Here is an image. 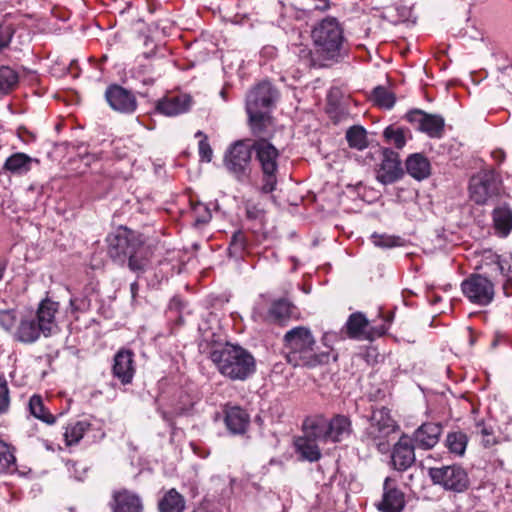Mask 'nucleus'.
Here are the masks:
<instances>
[{
    "mask_svg": "<svg viewBox=\"0 0 512 512\" xmlns=\"http://www.w3.org/2000/svg\"><path fill=\"white\" fill-rule=\"evenodd\" d=\"M58 310V302L45 298L40 301L36 310L18 312V323L13 330V339L24 344H32L41 336L49 337L55 334L58 330Z\"/></svg>",
    "mask_w": 512,
    "mask_h": 512,
    "instance_id": "1",
    "label": "nucleus"
},
{
    "mask_svg": "<svg viewBox=\"0 0 512 512\" xmlns=\"http://www.w3.org/2000/svg\"><path fill=\"white\" fill-rule=\"evenodd\" d=\"M287 361L297 367L313 368L331 361L329 351H318L316 341L309 328L298 326L287 331L283 337Z\"/></svg>",
    "mask_w": 512,
    "mask_h": 512,
    "instance_id": "2",
    "label": "nucleus"
},
{
    "mask_svg": "<svg viewBox=\"0 0 512 512\" xmlns=\"http://www.w3.org/2000/svg\"><path fill=\"white\" fill-rule=\"evenodd\" d=\"M108 253L118 263L128 261V267L135 273H143L148 266L147 249L139 234L127 228H119L107 237Z\"/></svg>",
    "mask_w": 512,
    "mask_h": 512,
    "instance_id": "3",
    "label": "nucleus"
},
{
    "mask_svg": "<svg viewBox=\"0 0 512 512\" xmlns=\"http://www.w3.org/2000/svg\"><path fill=\"white\" fill-rule=\"evenodd\" d=\"M218 371L231 380H245L255 370L254 357L239 345L225 344L210 352Z\"/></svg>",
    "mask_w": 512,
    "mask_h": 512,
    "instance_id": "4",
    "label": "nucleus"
},
{
    "mask_svg": "<svg viewBox=\"0 0 512 512\" xmlns=\"http://www.w3.org/2000/svg\"><path fill=\"white\" fill-rule=\"evenodd\" d=\"M315 53L324 60H335L341 56L344 45V32L339 21L326 17L316 23L311 30Z\"/></svg>",
    "mask_w": 512,
    "mask_h": 512,
    "instance_id": "5",
    "label": "nucleus"
},
{
    "mask_svg": "<svg viewBox=\"0 0 512 512\" xmlns=\"http://www.w3.org/2000/svg\"><path fill=\"white\" fill-rule=\"evenodd\" d=\"M277 97V91L271 83H259L247 95L246 111L253 134L262 135L271 125L269 108Z\"/></svg>",
    "mask_w": 512,
    "mask_h": 512,
    "instance_id": "6",
    "label": "nucleus"
},
{
    "mask_svg": "<svg viewBox=\"0 0 512 512\" xmlns=\"http://www.w3.org/2000/svg\"><path fill=\"white\" fill-rule=\"evenodd\" d=\"M303 427L314 439L323 442H341L352 433L350 418L342 414H336L329 420L322 416L307 418Z\"/></svg>",
    "mask_w": 512,
    "mask_h": 512,
    "instance_id": "7",
    "label": "nucleus"
},
{
    "mask_svg": "<svg viewBox=\"0 0 512 512\" xmlns=\"http://www.w3.org/2000/svg\"><path fill=\"white\" fill-rule=\"evenodd\" d=\"M265 135H267V130L264 134L258 135L259 139L252 142V152L255 153V158L259 162L263 173L261 190L264 193H271L275 190L277 184L279 151L264 138Z\"/></svg>",
    "mask_w": 512,
    "mask_h": 512,
    "instance_id": "8",
    "label": "nucleus"
},
{
    "mask_svg": "<svg viewBox=\"0 0 512 512\" xmlns=\"http://www.w3.org/2000/svg\"><path fill=\"white\" fill-rule=\"evenodd\" d=\"M470 201L479 206L496 204L501 198V183L492 170H482L469 180Z\"/></svg>",
    "mask_w": 512,
    "mask_h": 512,
    "instance_id": "9",
    "label": "nucleus"
},
{
    "mask_svg": "<svg viewBox=\"0 0 512 512\" xmlns=\"http://www.w3.org/2000/svg\"><path fill=\"white\" fill-rule=\"evenodd\" d=\"M396 428L389 409L381 407L373 410L363 437L369 444L376 446L380 452H385L388 449V437L395 432Z\"/></svg>",
    "mask_w": 512,
    "mask_h": 512,
    "instance_id": "10",
    "label": "nucleus"
},
{
    "mask_svg": "<svg viewBox=\"0 0 512 512\" xmlns=\"http://www.w3.org/2000/svg\"><path fill=\"white\" fill-rule=\"evenodd\" d=\"M428 475L434 485L454 493H463L470 485L467 471L457 464L431 467Z\"/></svg>",
    "mask_w": 512,
    "mask_h": 512,
    "instance_id": "11",
    "label": "nucleus"
},
{
    "mask_svg": "<svg viewBox=\"0 0 512 512\" xmlns=\"http://www.w3.org/2000/svg\"><path fill=\"white\" fill-rule=\"evenodd\" d=\"M252 148L250 140H238L225 153L224 165L239 181H245L250 176Z\"/></svg>",
    "mask_w": 512,
    "mask_h": 512,
    "instance_id": "12",
    "label": "nucleus"
},
{
    "mask_svg": "<svg viewBox=\"0 0 512 512\" xmlns=\"http://www.w3.org/2000/svg\"><path fill=\"white\" fill-rule=\"evenodd\" d=\"M464 296L473 304L486 306L494 298V284L481 274H472L461 283Z\"/></svg>",
    "mask_w": 512,
    "mask_h": 512,
    "instance_id": "13",
    "label": "nucleus"
},
{
    "mask_svg": "<svg viewBox=\"0 0 512 512\" xmlns=\"http://www.w3.org/2000/svg\"><path fill=\"white\" fill-rule=\"evenodd\" d=\"M290 313V303L287 300H276L268 308L261 301L253 308L252 318L256 322L282 324L289 318Z\"/></svg>",
    "mask_w": 512,
    "mask_h": 512,
    "instance_id": "14",
    "label": "nucleus"
},
{
    "mask_svg": "<svg viewBox=\"0 0 512 512\" xmlns=\"http://www.w3.org/2000/svg\"><path fill=\"white\" fill-rule=\"evenodd\" d=\"M406 119L419 131L431 138H440L444 131V119L440 115L428 114L422 110L410 111Z\"/></svg>",
    "mask_w": 512,
    "mask_h": 512,
    "instance_id": "15",
    "label": "nucleus"
},
{
    "mask_svg": "<svg viewBox=\"0 0 512 512\" xmlns=\"http://www.w3.org/2000/svg\"><path fill=\"white\" fill-rule=\"evenodd\" d=\"M404 172L401 167L399 154L390 149L382 153V160L376 170L377 180L384 184H392L402 178Z\"/></svg>",
    "mask_w": 512,
    "mask_h": 512,
    "instance_id": "16",
    "label": "nucleus"
},
{
    "mask_svg": "<svg viewBox=\"0 0 512 512\" xmlns=\"http://www.w3.org/2000/svg\"><path fill=\"white\" fill-rule=\"evenodd\" d=\"M105 98L110 107L124 114H131L137 109L134 94L120 85H110L105 92Z\"/></svg>",
    "mask_w": 512,
    "mask_h": 512,
    "instance_id": "17",
    "label": "nucleus"
},
{
    "mask_svg": "<svg viewBox=\"0 0 512 512\" xmlns=\"http://www.w3.org/2000/svg\"><path fill=\"white\" fill-rule=\"evenodd\" d=\"M481 267L486 269V272L491 276L500 274L506 278L503 284V291L505 295H508V285L512 282V264L509 257H502L492 252L484 257Z\"/></svg>",
    "mask_w": 512,
    "mask_h": 512,
    "instance_id": "18",
    "label": "nucleus"
},
{
    "mask_svg": "<svg viewBox=\"0 0 512 512\" xmlns=\"http://www.w3.org/2000/svg\"><path fill=\"white\" fill-rule=\"evenodd\" d=\"M415 445L407 435L400 437L394 445L391 455L393 466L398 471H405L415 462Z\"/></svg>",
    "mask_w": 512,
    "mask_h": 512,
    "instance_id": "19",
    "label": "nucleus"
},
{
    "mask_svg": "<svg viewBox=\"0 0 512 512\" xmlns=\"http://www.w3.org/2000/svg\"><path fill=\"white\" fill-rule=\"evenodd\" d=\"M392 482L389 477L384 481L382 500L377 504L381 512H401L405 507L404 493Z\"/></svg>",
    "mask_w": 512,
    "mask_h": 512,
    "instance_id": "20",
    "label": "nucleus"
},
{
    "mask_svg": "<svg viewBox=\"0 0 512 512\" xmlns=\"http://www.w3.org/2000/svg\"><path fill=\"white\" fill-rule=\"evenodd\" d=\"M192 98L187 94L166 96L156 102L155 109L164 116H177L190 110Z\"/></svg>",
    "mask_w": 512,
    "mask_h": 512,
    "instance_id": "21",
    "label": "nucleus"
},
{
    "mask_svg": "<svg viewBox=\"0 0 512 512\" xmlns=\"http://www.w3.org/2000/svg\"><path fill=\"white\" fill-rule=\"evenodd\" d=\"M113 376L124 385L132 382L135 374L134 354L130 350H120L114 356Z\"/></svg>",
    "mask_w": 512,
    "mask_h": 512,
    "instance_id": "22",
    "label": "nucleus"
},
{
    "mask_svg": "<svg viewBox=\"0 0 512 512\" xmlns=\"http://www.w3.org/2000/svg\"><path fill=\"white\" fill-rule=\"evenodd\" d=\"M493 206L491 217L495 234L499 237H507L512 231V209L509 204L500 200Z\"/></svg>",
    "mask_w": 512,
    "mask_h": 512,
    "instance_id": "23",
    "label": "nucleus"
},
{
    "mask_svg": "<svg viewBox=\"0 0 512 512\" xmlns=\"http://www.w3.org/2000/svg\"><path fill=\"white\" fill-rule=\"evenodd\" d=\"M441 433L440 424L427 422L415 430L411 440L417 448L429 450L438 443Z\"/></svg>",
    "mask_w": 512,
    "mask_h": 512,
    "instance_id": "24",
    "label": "nucleus"
},
{
    "mask_svg": "<svg viewBox=\"0 0 512 512\" xmlns=\"http://www.w3.org/2000/svg\"><path fill=\"white\" fill-rule=\"evenodd\" d=\"M142 502L138 495L128 490L113 494V512H142Z\"/></svg>",
    "mask_w": 512,
    "mask_h": 512,
    "instance_id": "25",
    "label": "nucleus"
},
{
    "mask_svg": "<svg viewBox=\"0 0 512 512\" xmlns=\"http://www.w3.org/2000/svg\"><path fill=\"white\" fill-rule=\"evenodd\" d=\"M249 415L238 406L227 407L225 410V424L232 434H243L249 425Z\"/></svg>",
    "mask_w": 512,
    "mask_h": 512,
    "instance_id": "26",
    "label": "nucleus"
},
{
    "mask_svg": "<svg viewBox=\"0 0 512 512\" xmlns=\"http://www.w3.org/2000/svg\"><path fill=\"white\" fill-rule=\"evenodd\" d=\"M304 436L298 437L295 440V449L298 454H300L303 460H307L309 462L318 461L321 458V451L316 441H320L319 439H314L312 435H309L305 428Z\"/></svg>",
    "mask_w": 512,
    "mask_h": 512,
    "instance_id": "27",
    "label": "nucleus"
},
{
    "mask_svg": "<svg viewBox=\"0 0 512 512\" xmlns=\"http://www.w3.org/2000/svg\"><path fill=\"white\" fill-rule=\"evenodd\" d=\"M405 166L407 173L418 181L424 180L430 176L431 165L423 154H411L406 159Z\"/></svg>",
    "mask_w": 512,
    "mask_h": 512,
    "instance_id": "28",
    "label": "nucleus"
},
{
    "mask_svg": "<svg viewBox=\"0 0 512 512\" xmlns=\"http://www.w3.org/2000/svg\"><path fill=\"white\" fill-rule=\"evenodd\" d=\"M93 294L94 290L92 287H85L80 292L71 293L68 310L75 319H78L79 314L86 313L91 309Z\"/></svg>",
    "mask_w": 512,
    "mask_h": 512,
    "instance_id": "29",
    "label": "nucleus"
},
{
    "mask_svg": "<svg viewBox=\"0 0 512 512\" xmlns=\"http://www.w3.org/2000/svg\"><path fill=\"white\" fill-rule=\"evenodd\" d=\"M33 162H38V160L28 156L25 153L18 152L12 154L6 159L4 163V169L11 172L12 174L24 175L31 170V165Z\"/></svg>",
    "mask_w": 512,
    "mask_h": 512,
    "instance_id": "30",
    "label": "nucleus"
},
{
    "mask_svg": "<svg viewBox=\"0 0 512 512\" xmlns=\"http://www.w3.org/2000/svg\"><path fill=\"white\" fill-rule=\"evenodd\" d=\"M367 326L368 320L365 315L361 312H356L349 316L342 332H345L349 338L362 339Z\"/></svg>",
    "mask_w": 512,
    "mask_h": 512,
    "instance_id": "31",
    "label": "nucleus"
},
{
    "mask_svg": "<svg viewBox=\"0 0 512 512\" xmlns=\"http://www.w3.org/2000/svg\"><path fill=\"white\" fill-rule=\"evenodd\" d=\"M468 444V436L462 431L449 432L445 439V446L448 451L458 457L465 454Z\"/></svg>",
    "mask_w": 512,
    "mask_h": 512,
    "instance_id": "32",
    "label": "nucleus"
},
{
    "mask_svg": "<svg viewBox=\"0 0 512 512\" xmlns=\"http://www.w3.org/2000/svg\"><path fill=\"white\" fill-rule=\"evenodd\" d=\"M160 512H183L185 500L175 489L169 490L159 501Z\"/></svg>",
    "mask_w": 512,
    "mask_h": 512,
    "instance_id": "33",
    "label": "nucleus"
},
{
    "mask_svg": "<svg viewBox=\"0 0 512 512\" xmlns=\"http://www.w3.org/2000/svg\"><path fill=\"white\" fill-rule=\"evenodd\" d=\"M19 83V74L9 66H0V97L11 93Z\"/></svg>",
    "mask_w": 512,
    "mask_h": 512,
    "instance_id": "34",
    "label": "nucleus"
},
{
    "mask_svg": "<svg viewBox=\"0 0 512 512\" xmlns=\"http://www.w3.org/2000/svg\"><path fill=\"white\" fill-rule=\"evenodd\" d=\"M28 407L31 415H33L35 418L47 424H53L55 422V417L46 410L41 396H31L29 399Z\"/></svg>",
    "mask_w": 512,
    "mask_h": 512,
    "instance_id": "35",
    "label": "nucleus"
},
{
    "mask_svg": "<svg viewBox=\"0 0 512 512\" xmlns=\"http://www.w3.org/2000/svg\"><path fill=\"white\" fill-rule=\"evenodd\" d=\"M90 424L86 421H78L69 424L64 432V440L67 446L77 444L89 429Z\"/></svg>",
    "mask_w": 512,
    "mask_h": 512,
    "instance_id": "36",
    "label": "nucleus"
},
{
    "mask_svg": "<svg viewBox=\"0 0 512 512\" xmlns=\"http://www.w3.org/2000/svg\"><path fill=\"white\" fill-rule=\"evenodd\" d=\"M14 470H16L14 448L0 439V472H11Z\"/></svg>",
    "mask_w": 512,
    "mask_h": 512,
    "instance_id": "37",
    "label": "nucleus"
},
{
    "mask_svg": "<svg viewBox=\"0 0 512 512\" xmlns=\"http://www.w3.org/2000/svg\"><path fill=\"white\" fill-rule=\"evenodd\" d=\"M346 139L351 148L363 150L368 146L366 130L362 126H353L346 132Z\"/></svg>",
    "mask_w": 512,
    "mask_h": 512,
    "instance_id": "38",
    "label": "nucleus"
},
{
    "mask_svg": "<svg viewBox=\"0 0 512 512\" xmlns=\"http://www.w3.org/2000/svg\"><path fill=\"white\" fill-rule=\"evenodd\" d=\"M371 241L376 247L383 249L398 247L403 244V240L398 236L378 233L371 235Z\"/></svg>",
    "mask_w": 512,
    "mask_h": 512,
    "instance_id": "39",
    "label": "nucleus"
},
{
    "mask_svg": "<svg viewBox=\"0 0 512 512\" xmlns=\"http://www.w3.org/2000/svg\"><path fill=\"white\" fill-rule=\"evenodd\" d=\"M373 99L380 107L391 109L395 104V97L387 88L378 86L373 90Z\"/></svg>",
    "mask_w": 512,
    "mask_h": 512,
    "instance_id": "40",
    "label": "nucleus"
},
{
    "mask_svg": "<svg viewBox=\"0 0 512 512\" xmlns=\"http://www.w3.org/2000/svg\"><path fill=\"white\" fill-rule=\"evenodd\" d=\"M383 135L389 143L393 144L398 149L403 148L406 144L404 130L401 128H395L393 126H388L384 130Z\"/></svg>",
    "mask_w": 512,
    "mask_h": 512,
    "instance_id": "41",
    "label": "nucleus"
},
{
    "mask_svg": "<svg viewBox=\"0 0 512 512\" xmlns=\"http://www.w3.org/2000/svg\"><path fill=\"white\" fill-rule=\"evenodd\" d=\"M192 213L196 225L206 224L212 217L210 208L201 202L192 203Z\"/></svg>",
    "mask_w": 512,
    "mask_h": 512,
    "instance_id": "42",
    "label": "nucleus"
},
{
    "mask_svg": "<svg viewBox=\"0 0 512 512\" xmlns=\"http://www.w3.org/2000/svg\"><path fill=\"white\" fill-rule=\"evenodd\" d=\"M18 323V313L13 310L0 311V327L13 336Z\"/></svg>",
    "mask_w": 512,
    "mask_h": 512,
    "instance_id": "43",
    "label": "nucleus"
},
{
    "mask_svg": "<svg viewBox=\"0 0 512 512\" xmlns=\"http://www.w3.org/2000/svg\"><path fill=\"white\" fill-rule=\"evenodd\" d=\"M342 333V331L341 333L332 331L325 332L321 339L322 345L325 347L323 351H329L331 355V360L333 361H336L338 357L337 354L334 353L333 346L336 342L343 339Z\"/></svg>",
    "mask_w": 512,
    "mask_h": 512,
    "instance_id": "44",
    "label": "nucleus"
},
{
    "mask_svg": "<svg viewBox=\"0 0 512 512\" xmlns=\"http://www.w3.org/2000/svg\"><path fill=\"white\" fill-rule=\"evenodd\" d=\"M10 390L4 375L0 374V415L6 414L10 408Z\"/></svg>",
    "mask_w": 512,
    "mask_h": 512,
    "instance_id": "45",
    "label": "nucleus"
},
{
    "mask_svg": "<svg viewBox=\"0 0 512 512\" xmlns=\"http://www.w3.org/2000/svg\"><path fill=\"white\" fill-rule=\"evenodd\" d=\"M477 427V434L481 436L480 441L485 448H490L496 444V437L494 436L492 429H489L482 424H478Z\"/></svg>",
    "mask_w": 512,
    "mask_h": 512,
    "instance_id": "46",
    "label": "nucleus"
},
{
    "mask_svg": "<svg viewBox=\"0 0 512 512\" xmlns=\"http://www.w3.org/2000/svg\"><path fill=\"white\" fill-rule=\"evenodd\" d=\"M14 30L10 25H0V52L9 46Z\"/></svg>",
    "mask_w": 512,
    "mask_h": 512,
    "instance_id": "47",
    "label": "nucleus"
},
{
    "mask_svg": "<svg viewBox=\"0 0 512 512\" xmlns=\"http://www.w3.org/2000/svg\"><path fill=\"white\" fill-rule=\"evenodd\" d=\"M198 150L201 161H211L213 152L210 144L208 143L207 137H204V139H200L198 144Z\"/></svg>",
    "mask_w": 512,
    "mask_h": 512,
    "instance_id": "48",
    "label": "nucleus"
},
{
    "mask_svg": "<svg viewBox=\"0 0 512 512\" xmlns=\"http://www.w3.org/2000/svg\"><path fill=\"white\" fill-rule=\"evenodd\" d=\"M182 306H183L182 300L179 297H177V296L173 297L170 300V302H169V309L170 310H177L178 311V310H180L182 308Z\"/></svg>",
    "mask_w": 512,
    "mask_h": 512,
    "instance_id": "49",
    "label": "nucleus"
},
{
    "mask_svg": "<svg viewBox=\"0 0 512 512\" xmlns=\"http://www.w3.org/2000/svg\"><path fill=\"white\" fill-rule=\"evenodd\" d=\"M388 330V326L386 323L380 325L379 327H375L373 328V332L377 335V336H382L383 334L386 333V331Z\"/></svg>",
    "mask_w": 512,
    "mask_h": 512,
    "instance_id": "50",
    "label": "nucleus"
},
{
    "mask_svg": "<svg viewBox=\"0 0 512 512\" xmlns=\"http://www.w3.org/2000/svg\"><path fill=\"white\" fill-rule=\"evenodd\" d=\"M241 237H242L241 233H237L234 235L233 242H232V245L234 247L239 246V248H241V249L243 248V242H242V240H239V238H241Z\"/></svg>",
    "mask_w": 512,
    "mask_h": 512,
    "instance_id": "51",
    "label": "nucleus"
},
{
    "mask_svg": "<svg viewBox=\"0 0 512 512\" xmlns=\"http://www.w3.org/2000/svg\"><path fill=\"white\" fill-rule=\"evenodd\" d=\"M311 55V51L307 48H301L299 51V56L301 58H308Z\"/></svg>",
    "mask_w": 512,
    "mask_h": 512,
    "instance_id": "52",
    "label": "nucleus"
},
{
    "mask_svg": "<svg viewBox=\"0 0 512 512\" xmlns=\"http://www.w3.org/2000/svg\"><path fill=\"white\" fill-rule=\"evenodd\" d=\"M130 291H131L132 297L134 298L136 293H137V291H138V283L137 282L131 283Z\"/></svg>",
    "mask_w": 512,
    "mask_h": 512,
    "instance_id": "53",
    "label": "nucleus"
},
{
    "mask_svg": "<svg viewBox=\"0 0 512 512\" xmlns=\"http://www.w3.org/2000/svg\"><path fill=\"white\" fill-rule=\"evenodd\" d=\"M263 53L268 54V55H273L274 54V48L273 47H265L263 49Z\"/></svg>",
    "mask_w": 512,
    "mask_h": 512,
    "instance_id": "54",
    "label": "nucleus"
},
{
    "mask_svg": "<svg viewBox=\"0 0 512 512\" xmlns=\"http://www.w3.org/2000/svg\"><path fill=\"white\" fill-rule=\"evenodd\" d=\"M5 269H6L5 264L3 262H0V280L3 278Z\"/></svg>",
    "mask_w": 512,
    "mask_h": 512,
    "instance_id": "55",
    "label": "nucleus"
},
{
    "mask_svg": "<svg viewBox=\"0 0 512 512\" xmlns=\"http://www.w3.org/2000/svg\"><path fill=\"white\" fill-rule=\"evenodd\" d=\"M195 137H202V139H204V137H207V136L202 131H197L195 134Z\"/></svg>",
    "mask_w": 512,
    "mask_h": 512,
    "instance_id": "56",
    "label": "nucleus"
},
{
    "mask_svg": "<svg viewBox=\"0 0 512 512\" xmlns=\"http://www.w3.org/2000/svg\"><path fill=\"white\" fill-rule=\"evenodd\" d=\"M162 417L165 421H170V419L167 417V414L165 412L162 413Z\"/></svg>",
    "mask_w": 512,
    "mask_h": 512,
    "instance_id": "57",
    "label": "nucleus"
}]
</instances>
